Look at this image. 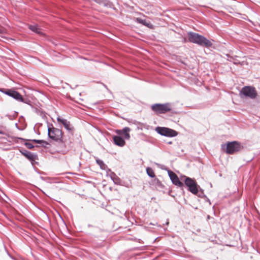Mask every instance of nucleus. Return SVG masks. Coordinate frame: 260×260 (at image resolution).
Segmentation results:
<instances>
[{
  "mask_svg": "<svg viewBox=\"0 0 260 260\" xmlns=\"http://www.w3.org/2000/svg\"><path fill=\"white\" fill-rule=\"evenodd\" d=\"M188 39L189 42L200 46L209 47L212 45V43L210 40L195 32H189L188 33Z\"/></svg>",
  "mask_w": 260,
  "mask_h": 260,
  "instance_id": "obj_1",
  "label": "nucleus"
},
{
  "mask_svg": "<svg viewBox=\"0 0 260 260\" xmlns=\"http://www.w3.org/2000/svg\"><path fill=\"white\" fill-rule=\"evenodd\" d=\"M153 111L157 113H165L171 111V106L169 103L164 104H156L151 106Z\"/></svg>",
  "mask_w": 260,
  "mask_h": 260,
  "instance_id": "obj_2",
  "label": "nucleus"
},
{
  "mask_svg": "<svg viewBox=\"0 0 260 260\" xmlns=\"http://www.w3.org/2000/svg\"><path fill=\"white\" fill-rule=\"evenodd\" d=\"M241 96L248 97L250 99H254L257 96V92L255 88L251 86H245L243 87L240 92Z\"/></svg>",
  "mask_w": 260,
  "mask_h": 260,
  "instance_id": "obj_3",
  "label": "nucleus"
},
{
  "mask_svg": "<svg viewBox=\"0 0 260 260\" xmlns=\"http://www.w3.org/2000/svg\"><path fill=\"white\" fill-rule=\"evenodd\" d=\"M156 132L160 135L173 137L177 135L178 133L176 131L165 127H157L155 128Z\"/></svg>",
  "mask_w": 260,
  "mask_h": 260,
  "instance_id": "obj_4",
  "label": "nucleus"
},
{
  "mask_svg": "<svg viewBox=\"0 0 260 260\" xmlns=\"http://www.w3.org/2000/svg\"><path fill=\"white\" fill-rule=\"evenodd\" d=\"M48 137L53 140H60L62 138V132L58 128L55 127H48Z\"/></svg>",
  "mask_w": 260,
  "mask_h": 260,
  "instance_id": "obj_5",
  "label": "nucleus"
},
{
  "mask_svg": "<svg viewBox=\"0 0 260 260\" xmlns=\"http://www.w3.org/2000/svg\"><path fill=\"white\" fill-rule=\"evenodd\" d=\"M185 184L188 187L189 191L194 194H197L198 188L197 183L195 180L189 177H185Z\"/></svg>",
  "mask_w": 260,
  "mask_h": 260,
  "instance_id": "obj_6",
  "label": "nucleus"
},
{
  "mask_svg": "<svg viewBox=\"0 0 260 260\" xmlns=\"http://www.w3.org/2000/svg\"><path fill=\"white\" fill-rule=\"evenodd\" d=\"M226 152L229 154H232L239 150V144L236 142L229 143L226 146Z\"/></svg>",
  "mask_w": 260,
  "mask_h": 260,
  "instance_id": "obj_7",
  "label": "nucleus"
},
{
  "mask_svg": "<svg viewBox=\"0 0 260 260\" xmlns=\"http://www.w3.org/2000/svg\"><path fill=\"white\" fill-rule=\"evenodd\" d=\"M168 174L174 184L179 187L183 186V183L179 180L178 176L173 172L169 171H168Z\"/></svg>",
  "mask_w": 260,
  "mask_h": 260,
  "instance_id": "obj_8",
  "label": "nucleus"
},
{
  "mask_svg": "<svg viewBox=\"0 0 260 260\" xmlns=\"http://www.w3.org/2000/svg\"><path fill=\"white\" fill-rule=\"evenodd\" d=\"M57 120L58 122L62 123L67 130L69 131H71L73 130V127L71 125L70 122L67 119L61 118L60 117H58L57 118Z\"/></svg>",
  "mask_w": 260,
  "mask_h": 260,
  "instance_id": "obj_9",
  "label": "nucleus"
},
{
  "mask_svg": "<svg viewBox=\"0 0 260 260\" xmlns=\"http://www.w3.org/2000/svg\"><path fill=\"white\" fill-rule=\"evenodd\" d=\"M129 131L130 128L127 127H125L122 130H117L116 131V133L119 135L123 134L125 139H129L130 138V135L129 134Z\"/></svg>",
  "mask_w": 260,
  "mask_h": 260,
  "instance_id": "obj_10",
  "label": "nucleus"
},
{
  "mask_svg": "<svg viewBox=\"0 0 260 260\" xmlns=\"http://www.w3.org/2000/svg\"><path fill=\"white\" fill-rule=\"evenodd\" d=\"M113 141L115 144L117 146L122 147L125 145L124 139L119 136H114Z\"/></svg>",
  "mask_w": 260,
  "mask_h": 260,
  "instance_id": "obj_11",
  "label": "nucleus"
},
{
  "mask_svg": "<svg viewBox=\"0 0 260 260\" xmlns=\"http://www.w3.org/2000/svg\"><path fill=\"white\" fill-rule=\"evenodd\" d=\"M136 21L137 22L142 24L143 25L146 26L149 28H152L153 27L152 24L149 21H147L146 19H142L139 18H137Z\"/></svg>",
  "mask_w": 260,
  "mask_h": 260,
  "instance_id": "obj_12",
  "label": "nucleus"
},
{
  "mask_svg": "<svg viewBox=\"0 0 260 260\" xmlns=\"http://www.w3.org/2000/svg\"><path fill=\"white\" fill-rule=\"evenodd\" d=\"M29 28L38 34L43 35L41 29L37 25H30L29 26Z\"/></svg>",
  "mask_w": 260,
  "mask_h": 260,
  "instance_id": "obj_13",
  "label": "nucleus"
},
{
  "mask_svg": "<svg viewBox=\"0 0 260 260\" xmlns=\"http://www.w3.org/2000/svg\"><path fill=\"white\" fill-rule=\"evenodd\" d=\"M11 97L16 100L17 101L23 102V99L22 95L17 91L13 90Z\"/></svg>",
  "mask_w": 260,
  "mask_h": 260,
  "instance_id": "obj_14",
  "label": "nucleus"
},
{
  "mask_svg": "<svg viewBox=\"0 0 260 260\" xmlns=\"http://www.w3.org/2000/svg\"><path fill=\"white\" fill-rule=\"evenodd\" d=\"M147 175L151 178L155 177V174L153 170L151 168H147L146 169Z\"/></svg>",
  "mask_w": 260,
  "mask_h": 260,
  "instance_id": "obj_15",
  "label": "nucleus"
},
{
  "mask_svg": "<svg viewBox=\"0 0 260 260\" xmlns=\"http://www.w3.org/2000/svg\"><path fill=\"white\" fill-rule=\"evenodd\" d=\"M96 162L100 166V167L102 169H103V170L106 169V166L102 160H101L100 159H96Z\"/></svg>",
  "mask_w": 260,
  "mask_h": 260,
  "instance_id": "obj_16",
  "label": "nucleus"
},
{
  "mask_svg": "<svg viewBox=\"0 0 260 260\" xmlns=\"http://www.w3.org/2000/svg\"><path fill=\"white\" fill-rule=\"evenodd\" d=\"M26 157H27L28 159L30 160H33L34 159V155L30 152H27L23 154Z\"/></svg>",
  "mask_w": 260,
  "mask_h": 260,
  "instance_id": "obj_17",
  "label": "nucleus"
},
{
  "mask_svg": "<svg viewBox=\"0 0 260 260\" xmlns=\"http://www.w3.org/2000/svg\"><path fill=\"white\" fill-rule=\"evenodd\" d=\"M34 142H36V143H38V144H46L47 143L46 141H43V140H32Z\"/></svg>",
  "mask_w": 260,
  "mask_h": 260,
  "instance_id": "obj_18",
  "label": "nucleus"
},
{
  "mask_svg": "<svg viewBox=\"0 0 260 260\" xmlns=\"http://www.w3.org/2000/svg\"><path fill=\"white\" fill-rule=\"evenodd\" d=\"M13 91V90H8L7 91H6V92H5V94L11 97V95H12Z\"/></svg>",
  "mask_w": 260,
  "mask_h": 260,
  "instance_id": "obj_19",
  "label": "nucleus"
},
{
  "mask_svg": "<svg viewBox=\"0 0 260 260\" xmlns=\"http://www.w3.org/2000/svg\"><path fill=\"white\" fill-rule=\"evenodd\" d=\"M25 145L29 149H31V148H32L34 147L33 145L32 144L30 143H25Z\"/></svg>",
  "mask_w": 260,
  "mask_h": 260,
  "instance_id": "obj_20",
  "label": "nucleus"
},
{
  "mask_svg": "<svg viewBox=\"0 0 260 260\" xmlns=\"http://www.w3.org/2000/svg\"><path fill=\"white\" fill-rule=\"evenodd\" d=\"M4 31L5 30L3 29L0 28V34H3Z\"/></svg>",
  "mask_w": 260,
  "mask_h": 260,
  "instance_id": "obj_21",
  "label": "nucleus"
},
{
  "mask_svg": "<svg viewBox=\"0 0 260 260\" xmlns=\"http://www.w3.org/2000/svg\"><path fill=\"white\" fill-rule=\"evenodd\" d=\"M0 91L3 92L4 93H5V92H6V91L4 90V89H3V88L0 89Z\"/></svg>",
  "mask_w": 260,
  "mask_h": 260,
  "instance_id": "obj_22",
  "label": "nucleus"
},
{
  "mask_svg": "<svg viewBox=\"0 0 260 260\" xmlns=\"http://www.w3.org/2000/svg\"><path fill=\"white\" fill-rule=\"evenodd\" d=\"M222 147H223V149H224V147L225 146H223Z\"/></svg>",
  "mask_w": 260,
  "mask_h": 260,
  "instance_id": "obj_23",
  "label": "nucleus"
}]
</instances>
